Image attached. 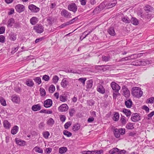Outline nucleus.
Instances as JSON below:
<instances>
[{
  "instance_id": "864d4df0",
  "label": "nucleus",
  "mask_w": 154,
  "mask_h": 154,
  "mask_svg": "<svg viewBox=\"0 0 154 154\" xmlns=\"http://www.w3.org/2000/svg\"><path fill=\"white\" fill-rule=\"evenodd\" d=\"M0 102L2 105L3 106H5L6 105L5 100L2 97H0Z\"/></svg>"
},
{
  "instance_id": "c85d7f7f",
  "label": "nucleus",
  "mask_w": 154,
  "mask_h": 154,
  "mask_svg": "<svg viewBox=\"0 0 154 154\" xmlns=\"http://www.w3.org/2000/svg\"><path fill=\"white\" fill-rule=\"evenodd\" d=\"M131 21L132 24L134 25H137L139 23V22L137 19L135 17H132Z\"/></svg>"
},
{
  "instance_id": "e433bc0d",
  "label": "nucleus",
  "mask_w": 154,
  "mask_h": 154,
  "mask_svg": "<svg viewBox=\"0 0 154 154\" xmlns=\"http://www.w3.org/2000/svg\"><path fill=\"white\" fill-rule=\"evenodd\" d=\"M114 133L115 136L116 137L118 138L120 137V133L118 129H115L114 131Z\"/></svg>"
},
{
  "instance_id": "774afa93",
  "label": "nucleus",
  "mask_w": 154,
  "mask_h": 154,
  "mask_svg": "<svg viewBox=\"0 0 154 154\" xmlns=\"http://www.w3.org/2000/svg\"><path fill=\"white\" fill-rule=\"evenodd\" d=\"M5 31V28L4 26L0 28V34L4 33Z\"/></svg>"
},
{
  "instance_id": "bb28decb",
  "label": "nucleus",
  "mask_w": 154,
  "mask_h": 154,
  "mask_svg": "<svg viewBox=\"0 0 154 154\" xmlns=\"http://www.w3.org/2000/svg\"><path fill=\"white\" fill-rule=\"evenodd\" d=\"M16 143L19 145L24 146L25 145V142L20 140L16 139Z\"/></svg>"
},
{
  "instance_id": "3c124183",
  "label": "nucleus",
  "mask_w": 154,
  "mask_h": 154,
  "mask_svg": "<svg viewBox=\"0 0 154 154\" xmlns=\"http://www.w3.org/2000/svg\"><path fill=\"white\" fill-rule=\"evenodd\" d=\"M63 134L66 136L67 137H70L72 135L71 132L66 130H64L63 131Z\"/></svg>"
},
{
  "instance_id": "603ef678",
  "label": "nucleus",
  "mask_w": 154,
  "mask_h": 154,
  "mask_svg": "<svg viewBox=\"0 0 154 154\" xmlns=\"http://www.w3.org/2000/svg\"><path fill=\"white\" fill-rule=\"evenodd\" d=\"M154 15L153 14H148L145 15V17L148 20H150L151 19L154 17Z\"/></svg>"
},
{
  "instance_id": "c9c22d12",
  "label": "nucleus",
  "mask_w": 154,
  "mask_h": 154,
  "mask_svg": "<svg viewBox=\"0 0 154 154\" xmlns=\"http://www.w3.org/2000/svg\"><path fill=\"white\" fill-rule=\"evenodd\" d=\"M34 150L36 152L39 153H42L43 150L42 149L38 146H36L34 148Z\"/></svg>"
},
{
  "instance_id": "58836bf2",
  "label": "nucleus",
  "mask_w": 154,
  "mask_h": 154,
  "mask_svg": "<svg viewBox=\"0 0 154 154\" xmlns=\"http://www.w3.org/2000/svg\"><path fill=\"white\" fill-rule=\"evenodd\" d=\"M134 55H136V54H134L130 56H129L128 57H125V60H131L134 59L135 58V57H134Z\"/></svg>"
},
{
  "instance_id": "9d476101",
  "label": "nucleus",
  "mask_w": 154,
  "mask_h": 154,
  "mask_svg": "<svg viewBox=\"0 0 154 154\" xmlns=\"http://www.w3.org/2000/svg\"><path fill=\"white\" fill-rule=\"evenodd\" d=\"M131 119L134 122L138 121L140 119V116L137 113L133 114L131 116Z\"/></svg>"
},
{
  "instance_id": "c756f323",
  "label": "nucleus",
  "mask_w": 154,
  "mask_h": 154,
  "mask_svg": "<svg viewBox=\"0 0 154 154\" xmlns=\"http://www.w3.org/2000/svg\"><path fill=\"white\" fill-rule=\"evenodd\" d=\"M123 112L127 117L130 116L131 114L130 110L128 109H124L123 110Z\"/></svg>"
},
{
  "instance_id": "4468645a",
  "label": "nucleus",
  "mask_w": 154,
  "mask_h": 154,
  "mask_svg": "<svg viewBox=\"0 0 154 154\" xmlns=\"http://www.w3.org/2000/svg\"><path fill=\"white\" fill-rule=\"evenodd\" d=\"M42 109V106L40 104L33 105L31 108V109L34 111L40 110Z\"/></svg>"
},
{
  "instance_id": "ea45409f",
  "label": "nucleus",
  "mask_w": 154,
  "mask_h": 154,
  "mask_svg": "<svg viewBox=\"0 0 154 154\" xmlns=\"http://www.w3.org/2000/svg\"><path fill=\"white\" fill-rule=\"evenodd\" d=\"M67 150L66 147H62L59 149V152L60 153L62 154L66 152Z\"/></svg>"
},
{
  "instance_id": "680f3d73",
  "label": "nucleus",
  "mask_w": 154,
  "mask_h": 154,
  "mask_svg": "<svg viewBox=\"0 0 154 154\" xmlns=\"http://www.w3.org/2000/svg\"><path fill=\"white\" fill-rule=\"evenodd\" d=\"M19 47H17L16 48H12V51H11V53L13 54L15 53L18 50Z\"/></svg>"
},
{
  "instance_id": "a19ab883",
  "label": "nucleus",
  "mask_w": 154,
  "mask_h": 154,
  "mask_svg": "<svg viewBox=\"0 0 154 154\" xmlns=\"http://www.w3.org/2000/svg\"><path fill=\"white\" fill-rule=\"evenodd\" d=\"M42 135L44 137L45 139H48L50 134L48 131H44L42 133Z\"/></svg>"
},
{
  "instance_id": "9b49d317",
  "label": "nucleus",
  "mask_w": 154,
  "mask_h": 154,
  "mask_svg": "<svg viewBox=\"0 0 154 154\" xmlns=\"http://www.w3.org/2000/svg\"><path fill=\"white\" fill-rule=\"evenodd\" d=\"M52 101L50 99H48L44 102V105L45 107L48 108L50 107L52 105Z\"/></svg>"
},
{
  "instance_id": "4d7b16f0",
  "label": "nucleus",
  "mask_w": 154,
  "mask_h": 154,
  "mask_svg": "<svg viewBox=\"0 0 154 154\" xmlns=\"http://www.w3.org/2000/svg\"><path fill=\"white\" fill-rule=\"evenodd\" d=\"M87 32V31H85L83 33L82 35L80 37V40L82 41L83 39L86 38L87 36L85 34Z\"/></svg>"
},
{
  "instance_id": "0e129e2a",
  "label": "nucleus",
  "mask_w": 154,
  "mask_h": 154,
  "mask_svg": "<svg viewBox=\"0 0 154 154\" xmlns=\"http://www.w3.org/2000/svg\"><path fill=\"white\" fill-rule=\"evenodd\" d=\"M86 80V79L85 78H81L79 79V80L82 83L83 85H85V82Z\"/></svg>"
},
{
  "instance_id": "338daca9",
  "label": "nucleus",
  "mask_w": 154,
  "mask_h": 154,
  "mask_svg": "<svg viewBox=\"0 0 154 154\" xmlns=\"http://www.w3.org/2000/svg\"><path fill=\"white\" fill-rule=\"evenodd\" d=\"M50 77L49 76L47 75H45L42 77V79L45 81H48L49 80Z\"/></svg>"
},
{
  "instance_id": "473e14b6",
  "label": "nucleus",
  "mask_w": 154,
  "mask_h": 154,
  "mask_svg": "<svg viewBox=\"0 0 154 154\" xmlns=\"http://www.w3.org/2000/svg\"><path fill=\"white\" fill-rule=\"evenodd\" d=\"M119 150V149L116 148H114L109 151V153L110 154H114L118 152Z\"/></svg>"
},
{
  "instance_id": "b1692460",
  "label": "nucleus",
  "mask_w": 154,
  "mask_h": 154,
  "mask_svg": "<svg viewBox=\"0 0 154 154\" xmlns=\"http://www.w3.org/2000/svg\"><path fill=\"white\" fill-rule=\"evenodd\" d=\"M125 105L127 108H130L132 106V102L131 100H128L125 101Z\"/></svg>"
},
{
  "instance_id": "09e8293b",
  "label": "nucleus",
  "mask_w": 154,
  "mask_h": 154,
  "mask_svg": "<svg viewBox=\"0 0 154 154\" xmlns=\"http://www.w3.org/2000/svg\"><path fill=\"white\" fill-rule=\"evenodd\" d=\"M152 10V8L148 5H147L144 7V10L146 11H151Z\"/></svg>"
},
{
  "instance_id": "2eb2a0df",
  "label": "nucleus",
  "mask_w": 154,
  "mask_h": 154,
  "mask_svg": "<svg viewBox=\"0 0 154 154\" xmlns=\"http://www.w3.org/2000/svg\"><path fill=\"white\" fill-rule=\"evenodd\" d=\"M11 100L13 102L16 103H19L20 101V97L16 95H14L12 96Z\"/></svg>"
},
{
  "instance_id": "412c9836",
  "label": "nucleus",
  "mask_w": 154,
  "mask_h": 154,
  "mask_svg": "<svg viewBox=\"0 0 154 154\" xmlns=\"http://www.w3.org/2000/svg\"><path fill=\"white\" fill-rule=\"evenodd\" d=\"M14 20L13 18H11L9 19L7 22V26L8 27H12L13 26Z\"/></svg>"
},
{
  "instance_id": "052dcab7",
  "label": "nucleus",
  "mask_w": 154,
  "mask_h": 154,
  "mask_svg": "<svg viewBox=\"0 0 154 154\" xmlns=\"http://www.w3.org/2000/svg\"><path fill=\"white\" fill-rule=\"evenodd\" d=\"M5 42V37L3 35H0V42L4 43Z\"/></svg>"
},
{
  "instance_id": "8fccbe9b",
  "label": "nucleus",
  "mask_w": 154,
  "mask_h": 154,
  "mask_svg": "<svg viewBox=\"0 0 154 154\" xmlns=\"http://www.w3.org/2000/svg\"><path fill=\"white\" fill-rule=\"evenodd\" d=\"M35 81L38 83V85L40 84L42 82L41 79L40 77H36L34 79Z\"/></svg>"
},
{
  "instance_id": "13d9d810",
  "label": "nucleus",
  "mask_w": 154,
  "mask_h": 154,
  "mask_svg": "<svg viewBox=\"0 0 154 154\" xmlns=\"http://www.w3.org/2000/svg\"><path fill=\"white\" fill-rule=\"evenodd\" d=\"M60 120L63 122H64L66 119V117L64 115H60Z\"/></svg>"
},
{
  "instance_id": "79ce46f5",
  "label": "nucleus",
  "mask_w": 154,
  "mask_h": 154,
  "mask_svg": "<svg viewBox=\"0 0 154 154\" xmlns=\"http://www.w3.org/2000/svg\"><path fill=\"white\" fill-rule=\"evenodd\" d=\"M75 109H70L69 110V112L70 116H72L75 113Z\"/></svg>"
},
{
  "instance_id": "de8ad7c7",
  "label": "nucleus",
  "mask_w": 154,
  "mask_h": 154,
  "mask_svg": "<svg viewBox=\"0 0 154 154\" xmlns=\"http://www.w3.org/2000/svg\"><path fill=\"white\" fill-rule=\"evenodd\" d=\"M59 79V78L57 75H55L53 77L52 80L54 84H56Z\"/></svg>"
},
{
  "instance_id": "6e6552de",
  "label": "nucleus",
  "mask_w": 154,
  "mask_h": 154,
  "mask_svg": "<svg viewBox=\"0 0 154 154\" xmlns=\"http://www.w3.org/2000/svg\"><path fill=\"white\" fill-rule=\"evenodd\" d=\"M15 9L17 12L20 13L24 11L25 7L23 5L18 4L15 6Z\"/></svg>"
},
{
  "instance_id": "dca6fc26",
  "label": "nucleus",
  "mask_w": 154,
  "mask_h": 154,
  "mask_svg": "<svg viewBox=\"0 0 154 154\" xmlns=\"http://www.w3.org/2000/svg\"><path fill=\"white\" fill-rule=\"evenodd\" d=\"M108 65H99L95 66V68L97 69H102L103 71L107 70L109 69Z\"/></svg>"
},
{
  "instance_id": "c03bdc74",
  "label": "nucleus",
  "mask_w": 154,
  "mask_h": 154,
  "mask_svg": "<svg viewBox=\"0 0 154 154\" xmlns=\"http://www.w3.org/2000/svg\"><path fill=\"white\" fill-rule=\"evenodd\" d=\"M40 95L41 96L44 97L46 94V92L45 90L43 88H40Z\"/></svg>"
},
{
  "instance_id": "37998d69",
  "label": "nucleus",
  "mask_w": 154,
  "mask_h": 154,
  "mask_svg": "<svg viewBox=\"0 0 154 154\" xmlns=\"http://www.w3.org/2000/svg\"><path fill=\"white\" fill-rule=\"evenodd\" d=\"M120 121L123 125H125L127 123L125 118L124 117H122L121 118Z\"/></svg>"
},
{
  "instance_id": "1a4fd4ad",
  "label": "nucleus",
  "mask_w": 154,
  "mask_h": 154,
  "mask_svg": "<svg viewBox=\"0 0 154 154\" xmlns=\"http://www.w3.org/2000/svg\"><path fill=\"white\" fill-rule=\"evenodd\" d=\"M110 85L114 91H119L120 89V87L115 82H112Z\"/></svg>"
},
{
  "instance_id": "f03ea898",
  "label": "nucleus",
  "mask_w": 154,
  "mask_h": 154,
  "mask_svg": "<svg viewBox=\"0 0 154 154\" xmlns=\"http://www.w3.org/2000/svg\"><path fill=\"white\" fill-rule=\"evenodd\" d=\"M143 92L140 88L138 87H134L132 89L131 94L133 96L135 97L139 98L143 95Z\"/></svg>"
},
{
  "instance_id": "4be33fe9",
  "label": "nucleus",
  "mask_w": 154,
  "mask_h": 154,
  "mask_svg": "<svg viewBox=\"0 0 154 154\" xmlns=\"http://www.w3.org/2000/svg\"><path fill=\"white\" fill-rule=\"evenodd\" d=\"M3 126L4 127L7 129H9L11 127V124L7 120H5L3 122Z\"/></svg>"
},
{
  "instance_id": "f257e3e1",
  "label": "nucleus",
  "mask_w": 154,
  "mask_h": 154,
  "mask_svg": "<svg viewBox=\"0 0 154 154\" xmlns=\"http://www.w3.org/2000/svg\"><path fill=\"white\" fill-rule=\"evenodd\" d=\"M117 3V2L116 1L110 2L104 1L99 5V8L100 10H102L105 8L106 9L110 8L115 6Z\"/></svg>"
},
{
  "instance_id": "a211bd4d",
  "label": "nucleus",
  "mask_w": 154,
  "mask_h": 154,
  "mask_svg": "<svg viewBox=\"0 0 154 154\" xmlns=\"http://www.w3.org/2000/svg\"><path fill=\"white\" fill-rule=\"evenodd\" d=\"M97 89L98 92L101 94H103L105 93V90L102 85H100L97 86Z\"/></svg>"
},
{
  "instance_id": "5701e85b",
  "label": "nucleus",
  "mask_w": 154,
  "mask_h": 154,
  "mask_svg": "<svg viewBox=\"0 0 154 154\" xmlns=\"http://www.w3.org/2000/svg\"><path fill=\"white\" fill-rule=\"evenodd\" d=\"M59 99L60 101L62 102H65L67 100V97L65 94H62L60 95Z\"/></svg>"
},
{
  "instance_id": "7c9ffc66",
  "label": "nucleus",
  "mask_w": 154,
  "mask_h": 154,
  "mask_svg": "<svg viewBox=\"0 0 154 154\" xmlns=\"http://www.w3.org/2000/svg\"><path fill=\"white\" fill-rule=\"evenodd\" d=\"M26 85L32 87L34 85V82L31 79H28L26 81Z\"/></svg>"
},
{
  "instance_id": "5fc2aeb1",
  "label": "nucleus",
  "mask_w": 154,
  "mask_h": 154,
  "mask_svg": "<svg viewBox=\"0 0 154 154\" xmlns=\"http://www.w3.org/2000/svg\"><path fill=\"white\" fill-rule=\"evenodd\" d=\"M53 21L52 18L51 17H48L47 18V21L49 24H51Z\"/></svg>"
},
{
  "instance_id": "cd10ccee",
  "label": "nucleus",
  "mask_w": 154,
  "mask_h": 154,
  "mask_svg": "<svg viewBox=\"0 0 154 154\" xmlns=\"http://www.w3.org/2000/svg\"><path fill=\"white\" fill-rule=\"evenodd\" d=\"M108 32L111 35L113 36L116 35V33L113 28L111 27L108 30Z\"/></svg>"
},
{
  "instance_id": "aec40b11",
  "label": "nucleus",
  "mask_w": 154,
  "mask_h": 154,
  "mask_svg": "<svg viewBox=\"0 0 154 154\" xmlns=\"http://www.w3.org/2000/svg\"><path fill=\"white\" fill-rule=\"evenodd\" d=\"M38 18L35 17H32L30 20V23L32 25H35L38 22Z\"/></svg>"
},
{
  "instance_id": "f3484780",
  "label": "nucleus",
  "mask_w": 154,
  "mask_h": 154,
  "mask_svg": "<svg viewBox=\"0 0 154 154\" xmlns=\"http://www.w3.org/2000/svg\"><path fill=\"white\" fill-rule=\"evenodd\" d=\"M17 34L14 32H11L9 34L8 38L12 41H15L17 38Z\"/></svg>"
},
{
  "instance_id": "bf43d9fd",
  "label": "nucleus",
  "mask_w": 154,
  "mask_h": 154,
  "mask_svg": "<svg viewBox=\"0 0 154 154\" xmlns=\"http://www.w3.org/2000/svg\"><path fill=\"white\" fill-rule=\"evenodd\" d=\"M154 102V97H152L149 98L146 100L147 103H152Z\"/></svg>"
},
{
  "instance_id": "4c0bfd02",
  "label": "nucleus",
  "mask_w": 154,
  "mask_h": 154,
  "mask_svg": "<svg viewBox=\"0 0 154 154\" xmlns=\"http://www.w3.org/2000/svg\"><path fill=\"white\" fill-rule=\"evenodd\" d=\"M86 88H91L93 85V82L91 80H90L87 82Z\"/></svg>"
},
{
  "instance_id": "6e6d98bb",
  "label": "nucleus",
  "mask_w": 154,
  "mask_h": 154,
  "mask_svg": "<svg viewBox=\"0 0 154 154\" xmlns=\"http://www.w3.org/2000/svg\"><path fill=\"white\" fill-rule=\"evenodd\" d=\"M72 124L71 122H66L64 125V128L65 129H67Z\"/></svg>"
},
{
  "instance_id": "a18cd8bd",
  "label": "nucleus",
  "mask_w": 154,
  "mask_h": 154,
  "mask_svg": "<svg viewBox=\"0 0 154 154\" xmlns=\"http://www.w3.org/2000/svg\"><path fill=\"white\" fill-rule=\"evenodd\" d=\"M55 87L53 85H51L49 89V92L50 93H52L55 91Z\"/></svg>"
},
{
  "instance_id": "e2e57ef3",
  "label": "nucleus",
  "mask_w": 154,
  "mask_h": 154,
  "mask_svg": "<svg viewBox=\"0 0 154 154\" xmlns=\"http://www.w3.org/2000/svg\"><path fill=\"white\" fill-rule=\"evenodd\" d=\"M119 91H114L113 93V98L116 99L117 96L119 95Z\"/></svg>"
},
{
  "instance_id": "393cba45",
  "label": "nucleus",
  "mask_w": 154,
  "mask_h": 154,
  "mask_svg": "<svg viewBox=\"0 0 154 154\" xmlns=\"http://www.w3.org/2000/svg\"><path fill=\"white\" fill-rule=\"evenodd\" d=\"M123 95L126 97H128L130 95V92L128 89L125 88L123 89Z\"/></svg>"
},
{
  "instance_id": "7ed1b4c3",
  "label": "nucleus",
  "mask_w": 154,
  "mask_h": 154,
  "mask_svg": "<svg viewBox=\"0 0 154 154\" xmlns=\"http://www.w3.org/2000/svg\"><path fill=\"white\" fill-rule=\"evenodd\" d=\"M135 63L133 64L134 65L136 66H146L150 63V61L147 60H137L134 62Z\"/></svg>"
},
{
  "instance_id": "49530a36",
  "label": "nucleus",
  "mask_w": 154,
  "mask_h": 154,
  "mask_svg": "<svg viewBox=\"0 0 154 154\" xmlns=\"http://www.w3.org/2000/svg\"><path fill=\"white\" fill-rule=\"evenodd\" d=\"M119 115L118 112H116L114 114L113 119L115 121H117L119 119Z\"/></svg>"
},
{
  "instance_id": "6ab92c4d",
  "label": "nucleus",
  "mask_w": 154,
  "mask_h": 154,
  "mask_svg": "<svg viewBox=\"0 0 154 154\" xmlns=\"http://www.w3.org/2000/svg\"><path fill=\"white\" fill-rule=\"evenodd\" d=\"M18 127L15 125L12 128L11 132V133L13 134H16L18 132L19 130Z\"/></svg>"
},
{
  "instance_id": "69168bd1",
  "label": "nucleus",
  "mask_w": 154,
  "mask_h": 154,
  "mask_svg": "<svg viewBox=\"0 0 154 154\" xmlns=\"http://www.w3.org/2000/svg\"><path fill=\"white\" fill-rule=\"evenodd\" d=\"M109 59V57L108 56H104L102 57L103 60L105 62L108 61Z\"/></svg>"
},
{
  "instance_id": "0eeeda50",
  "label": "nucleus",
  "mask_w": 154,
  "mask_h": 154,
  "mask_svg": "<svg viewBox=\"0 0 154 154\" xmlns=\"http://www.w3.org/2000/svg\"><path fill=\"white\" fill-rule=\"evenodd\" d=\"M29 9L32 12L37 13L40 11V8L32 4H30L28 6Z\"/></svg>"
},
{
  "instance_id": "20e7f679",
  "label": "nucleus",
  "mask_w": 154,
  "mask_h": 154,
  "mask_svg": "<svg viewBox=\"0 0 154 154\" xmlns=\"http://www.w3.org/2000/svg\"><path fill=\"white\" fill-rule=\"evenodd\" d=\"M78 8L77 6L75 3L74 2L68 5V9L71 11L75 13L77 11Z\"/></svg>"
},
{
  "instance_id": "ddd939ff",
  "label": "nucleus",
  "mask_w": 154,
  "mask_h": 154,
  "mask_svg": "<svg viewBox=\"0 0 154 154\" xmlns=\"http://www.w3.org/2000/svg\"><path fill=\"white\" fill-rule=\"evenodd\" d=\"M61 15L65 17L71 18V14L66 10H62L61 13Z\"/></svg>"
},
{
  "instance_id": "2f4dec72",
  "label": "nucleus",
  "mask_w": 154,
  "mask_h": 154,
  "mask_svg": "<svg viewBox=\"0 0 154 154\" xmlns=\"http://www.w3.org/2000/svg\"><path fill=\"white\" fill-rule=\"evenodd\" d=\"M80 128V124L78 123H77L74 125L73 130L74 131H77L79 130Z\"/></svg>"
},
{
  "instance_id": "72a5a7b5",
  "label": "nucleus",
  "mask_w": 154,
  "mask_h": 154,
  "mask_svg": "<svg viewBox=\"0 0 154 154\" xmlns=\"http://www.w3.org/2000/svg\"><path fill=\"white\" fill-rule=\"evenodd\" d=\"M122 20L126 23H129L130 22L131 20L127 17H123L122 18Z\"/></svg>"
},
{
  "instance_id": "f8f14e48",
  "label": "nucleus",
  "mask_w": 154,
  "mask_h": 154,
  "mask_svg": "<svg viewBox=\"0 0 154 154\" xmlns=\"http://www.w3.org/2000/svg\"><path fill=\"white\" fill-rule=\"evenodd\" d=\"M68 109V106L66 104H63L60 106L58 108V110L60 112H64L67 111Z\"/></svg>"
},
{
  "instance_id": "39448f33",
  "label": "nucleus",
  "mask_w": 154,
  "mask_h": 154,
  "mask_svg": "<svg viewBox=\"0 0 154 154\" xmlns=\"http://www.w3.org/2000/svg\"><path fill=\"white\" fill-rule=\"evenodd\" d=\"M69 79L68 78H64L62 80L60 83L61 85L63 88H66L69 86Z\"/></svg>"
},
{
  "instance_id": "423d86ee",
  "label": "nucleus",
  "mask_w": 154,
  "mask_h": 154,
  "mask_svg": "<svg viewBox=\"0 0 154 154\" xmlns=\"http://www.w3.org/2000/svg\"><path fill=\"white\" fill-rule=\"evenodd\" d=\"M33 29L35 32L38 33H41L44 31V27L41 24H37L34 26Z\"/></svg>"
},
{
  "instance_id": "a878e982",
  "label": "nucleus",
  "mask_w": 154,
  "mask_h": 154,
  "mask_svg": "<svg viewBox=\"0 0 154 154\" xmlns=\"http://www.w3.org/2000/svg\"><path fill=\"white\" fill-rule=\"evenodd\" d=\"M54 123V120L52 118L48 119L47 121V124L50 127H52Z\"/></svg>"
},
{
  "instance_id": "f704fd0d",
  "label": "nucleus",
  "mask_w": 154,
  "mask_h": 154,
  "mask_svg": "<svg viewBox=\"0 0 154 154\" xmlns=\"http://www.w3.org/2000/svg\"><path fill=\"white\" fill-rule=\"evenodd\" d=\"M126 128L129 129H132L134 128L133 124L131 123H128L126 125Z\"/></svg>"
}]
</instances>
